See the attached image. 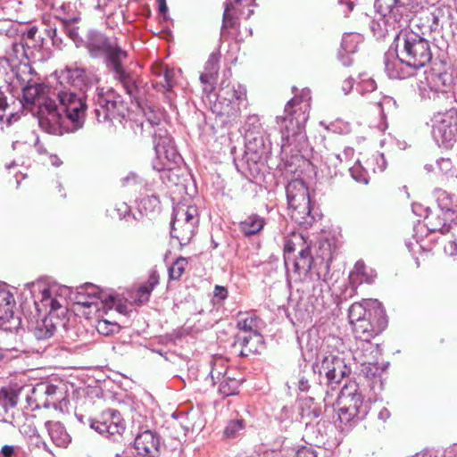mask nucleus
<instances>
[{"instance_id":"obj_13","label":"nucleus","mask_w":457,"mask_h":457,"mask_svg":"<svg viewBox=\"0 0 457 457\" xmlns=\"http://www.w3.org/2000/svg\"><path fill=\"white\" fill-rule=\"evenodd\" d=\"M432 136L438 145L450 148L457 139V110L438 112L432 120Z\"/></svg>"},{"instance_id":"obj_5","label":"nucleus","mask_w":457,"mask_h":457,"mask_svg":"<svg viewBox=\"0 0 457 457\" xmlns=\"http://www.w3.org/2000/svg\"><path fill=\"white\" fill-rule=\"evenodd\" d=\"M395 53L420 72L432 59L430 42L411 29L402 30L395 38Z\"/></svg>"},{"instance_id":"obj_52","label":"nucleus","mask_w":457,"mask_h":457,"mask_svg":"<svg viewBox=\"0 0 457 457\" xmlns=\"http://www.w3.org/2000/svg\"><path fill=\"white\" fill-rule=\"evenodd\" d=\"M8 108L9 104L7 102V97L0 90V123L4 121H6L8 124L11 123V118L13 116V114L11 112L10 114L6 115L5 112Z\"/></svg>"},{"instance_id":"obj_28","label":"nucleus","mask_w":457,"mask_h":457,"mask_svg":"<svg viewBox=\"0 0 457 457\" xmlns=\"http://www.w3.org/2000/svg\"><path fill=\"white\" fill-rule=\"evenodd\" d=\"M18 393L12 389L0 390V421L12 423L20 411L17 408Z\"/></svg>"},{"instance_id":"obj_62","label":"nucleus","mask_w":457,"mask_h":457,"mask_svg":"<svg viewBox=\"0 0 457 457\" xmlns=\"http://www.w3.org/2000/svg\"><path fill=\"white\" fill-rule=\"evenodd\" d=\"M158 283H159V275H158L157 271L152 270L149 275L147 284H145V286H148V287H151V289L153 290L154 288V287L156 285H158Z\"/></svg>"},{"instance_id":"obj_1","label":"nucleus","mask_w":457,"mask_h":457,"mask_svg":"<svg viewBox=\"0 0 457 457\" xmlns=\"http://www.w3.org/2000/svg\"><path fill=\"white\" fill-rule=\"evenodd\" d=\"M86 48L92 58L103 57L112 78L122 86L129 96H136L137 75L125 68L124 63L129 54L119 46L116 38H110L101 32L92 30L88 32Z\"/></svg>"},{"instance_id":"obj_15","label":"nucleus","mask_w":457,"mask_h":457,"mask_svg":"<svg viewBox=\"0 0 457 457\" xmlns=\"http://www.w3.org/2000/svg\"><path fill=\"white\" fill-rule=\"evenodd\" d=\"M368 303L374 306V315L353 326L355 339L371 340L387 327V320L381 303L378 300H370Z\"/></svg>"},{"instance_id":"obj_9","label":"nucleus","mask_w":457,"mask_h":457,"mask_svg":"<svg viewBox=\"0 0 457 457\" xmlns=\"http://www.w3.org/2000/svg\"><path fill=\"white\" fill-rule=\"evenodd\" d=\"M26 400L32 409L54 408V410L63 411L67 407L69 400L67 398L66 386L62 382L54 384L48 381H42L29 389Z\"/></svg>"},{"instance_id":"obj_29","label":"nucleus","mask_w":457,"mask_h":457,"mask_svg":"<svg viewBox=\"0 0 457 457\" xmlns=\"http://www.w3.org/2000/svg\"><path fill=\"white\" fill-rule=\"evenodd\" d=\"M220 53L213 52L205 62L204 71L200 75V81L204 85V92H211L213 88V83L220 69Z\"/></svg>"},{"instance_id":"obj_50","label":"nucleus","mask_w":457,"mask_h":457,"mask_svg":"<svg viewBox=\"0 0 457 457\" xmlns=\"http://www.w3.org/2000/svg\"><path fill=\"white\" fill-rule=\"evenodd\" d=\"M252 131L254 134L262 133V124L257 115H249L245 121V132Z\"/></svg>"},{"instance_id":"obj_59","label":"nucleus","mask_w":457,"mask_h":457,"mask_svg":"<svg viewBox=\"0 0 457 457\" xmlns=\"http://www.w3.org/2000/svg\"><path fill=\"white\" fill-rule=\"evenodd\" d=\"M320 248L322 250H328V253H323L321 254V258L323 261H326V264H325V269L328 270V262H331L332 260V253L330 251V245L329 243L328 242H322L320 243Z\"/></svg>"},{"instance_id":"obj_18","label":"nucleus","mask_w":457,"mask_h":457,"mask_svg":"<svg viewBox=\"0 0 457 457\" xmlns=\"http://www.w3.org/2000/svg\"><path fill=\"white\" fill-rule=\"evenodd\" d=\"M89 426L99 434L106 436L121 435L125 423L116 410H106L96 419H89Z\"/></svg>"},{"instance_id":"obj_8","label":"nucleus","mask_w":457,"mask_h":457,"mask_svg":"<svg viewBox=\"0 0 457 457\" xmlns=\"http://www.w3.org/2000/svg\"><path fill=\"white\" fill-rule=\"evenodd\" d=\"M288 214L298 225L307 228L315 222L308 188L302 179L288 182L286 187Z\"/></svg>"},{"instance_id":"obj_48","label":"nucleus","mask_w":457,"mask_h":457,"mask_svg":"<svg viewBox=\"0 0 457 457\" xmlns=\"http://www.w3.org/2000/svg\"><path fill=\"white\" fill-rule=\"evenodd\" d=\"M161 80L159 82H156V84L162 85V87L167 90L170 91L173 87V77H174V71L170 69L165 68L163 70V74L160 73Z\"/></svg>"},{"instance_id":"obj_27","label":"nucleus","mask_w":457,"mask_h":457,"mask_svg":"<svg viewBox=\"0 0 457 457\" xmlns=\"http://www.w3.org/2000/svg\"><path fill=\"white\" fill-rule=\"evenodd\" d=\"M196 210L185 205L174 209L172 220L175 225L185 223V229L179 237L183 240H191L197 224Z\"/></svg>"},{"instance_id":"obj_35","label":"nucleus","mask_w":457,"mask_h":457,"mask_svg":"<svg viewBox=\"0 0 457 457\" xmlns=\"http://www.w3.org/2000/svg\"><path fill=\"white\" fill-rule=\"evenodd\" d=\"M370 299L361 303H353L348 310V318L352 326L356 322L371 318L374 315V306L368 303Z\"/></svg>"},{"instance_id":"obj_19","label":"nucleus","mask_w":457,"mask_h":457,"mask_svg":"<svg viewBox=\"0 0 457 457\" xmlns=\"http://www.w3.org/2000/svg\"><path fill=\"white\" fill-rule=\"evenodd\" d=\"M456 204H439V209L429 212L424 220V225L429 232L445 233L450 230L454 220Z\"/></svg>"},{"instance_id":"obj_51","label":"nucleus","mask_w":457,"mask_h":457,"mask_svg":"<svg viewBox=\"0 0 457 457\" xmlns=\"http://www.w3.org/2000/svg\"><path fill=\"white\" fill-rule=\"evenodd\" d=\"M294 240L287 239L284 245V257L287 256L288 253L295 250L296 245H302L303 247L306 244L303 237L301 235H294Z\"/></svg>"},{"instance_id":"obj_33","label":"nucleus","mask_w":457,"mask_h":457,"mask_svg":"<svg viewBox=\"0 0 457 457\" xmlns=\"http://www.w3.org/2000/svg\"><path fill=\"white\" fill-rule=\"evenodd\" d=\"M52 442L59 447H66L71 442V436L65 427L60 421H47L45 424Z\"/></svg>"},{"instance_id":"obj_45","label":"nucleus","mask_w":457,"mask_h":457,"mask_svg":"<svg viewBox=\"0 0 457 457\" xmlns=\"http://www.w3.org/2000/svg\"><path fill=\"white\" fill-rule=\"evenodd\" d=\"M312 375V371L310 370L308 373L303 370L300 371L299 374L291 378L292 385L295 386L300 391L306 392L310 389V380L309 376Z\"/></svg>"},{"instance_id":"obj_22","label":"nucleus","mask_w":457,"mask_h":457,"mask_svg":"<svg viewBox=\"0 0 457 457\" xmlns=\"http://www.w3.org/2000/svg\"><path fill=\"white\" fill-rule=\"evenodd\" d=\"M385 71L389 78L396 79H403L415 76L419 73L414 67L406 62L399 53L395 55L393 53H386L384 57Z\"/></svg>"},{"instance_id":"obj_4","label":"nucleus","mask_w":457,"mask_h":457,"mask_svg":"<svg viewBox=\"0 0 457 457\" xmlns=\"http://www.w3.org/2000/svg\"><path fill=\"white\" fill-rule=\"evenodd\" d=\"M47 87L44 84H29L23 88V99L27 104L38 108V123L49 134L62 135V117L57 110L56 100L47 96Z\"/></svg>"},{"instance_id":"obj_16","label":"nucleus","mask_w":457,"mask_h":457,"mask_svg":"<svg viewBox=\"0 0 457 457\" xmlns=\"http://www.w3.org/2000/svg\"><path fill=\"white\" fill-rule=\"evenodd\" d=\"M219 104L222 105L220 114L236 118L240 113V105L246 100V89L241 84H228L221 87L218 95Z\"/></svg>"},{"instance_id":"obj_55","label":"nucleus","mask_w":457,"mask_h":457,"mask_svg":"<svg viewBox=\"0 0 457 457\" xmlns=\"http://www.w3.org/2000/svg\"><path fill=\"white\" fill-rule=\"evenodd\" d=\"M294 457H318V453L312 445H303L295 451Z\"/></svg>"},{"instance_id":"obj_56","label":"nucleus","mask_w":457,"mask_h":457,"mask_svg":"<svg viewBox=\"0 0 457 457\" xmlns=\"http://www.w3.org/2000/svg\"><path fill=\"white\" fill-rule=\"evenodd\" d=\"M184 229H185V223H182V225H175L174 220H171L170 235L172 237L177 238L181 245H186L190 241V240H183L179 237V235L181 236V233H183Z\"/></svg>"},{"instance_id":"obj_12","label":"nucleus","mask_w":457,"mask_h":457,"mask_svg":"<svg viewBox=\"0 0 457 457\" xmlns=\"http://www.w3.org/2000/svg\"><path fill=\"white\" fill-rule=\"evenodd\" d=\"M416 83L412 84L420 96L426 99H435L439 93H446L453 82V76L448 72L436 73L432 71H423L416 74Z\"/></svg>"},{"instance_id":"obj_54","label":"nucleus","mask_w":457,"mask_h":457,"mask_svg":"<svg viewBox=\"0 0 457 457\" xmlns=\"http://www.w3.org/2000/svg\"><path fill=\"white\" fill-rule=\"evenodd\" d=\"M153 290L148 286H141L136 293V301L139 303H145L148 301L151 292Z\"/></svg>"},{"instance_id":"obj_20","label":"nucleus","mask_w":457,"mask_h":457,"mask_svg":"<svg viewBox=\"0 0 457 457\" xmlns=\"http://www.w3.org/2000/svg\"><path fill=\"white\" fill-rule=\"evenodd\" d=\"M213 384L219 383V392L223 396L237 394L242 379L236 378L234 370H227L222 365L215 363L210 372Z\"/></svg>"},{"instance_id":"obj_32","label":"nucleus","mask_w":457,"mask_h":457,"mask_svg":"<svg viewBox=\"0 0 457 457\" xmlns=\"http://www.w3.org/2000/svg\"><path fill=\"white\" fill-rule=\"evenodd\" d=\"M452 12L449 6L439 5L434 7L428 18L430 31L440 33L444 27L450 22Z\"/></svg>"},{"instance_id":"obj_25","label":"nucleus","mask_w":457,"mask_h":457,"mask_svg":"<svg viewBox=\"0 0 457 457\" xmlns=\"http://www.w3.org/2000/svg\"><path fill=\"white\" fill-rule=\"evenodd\" d=\"M134 447L142 457H158L160 455V436L154 431L145 430L134 440Z\"/></svg>"},{"instance_id":"obj_11","label":"nucleus","mask_w":457,"mask_h":457,"mask_svg":"<svg viewBox=\"0 0 457 457\" xmlns=\"http://www.w3.org/2000/svg\"><path fill=\"white\" fill-rule=\"evenodd\" d=\"M95 103L98 121L124 117L127 110L121 96L112 87H98Z\"/></svg>"},{"instance_id":"obj_64","label":"nucleus","mask_w":457,"mask_h":457,"mask_svg":"<svg viewBox=\"0 0 457 457\" xmlns=\"http://www.w3.org/2000/svg\"><path fill=\"white\" fill-rule=\"evenodd\" d=\"M353 84H354V81H353V79L351 77L345 79L343 81V83H342V90H343L345 95H347V94H349L351 92V90L353 87Z\"/></svg>"},{"instance_id":"obj_10","label":"nucleus","mask_w":457,"mask_h":457,"mask_svg":"<svg viewBox=\"0 0 457 457\" xmlns=\"http://www.w3.org/2000/svg\"><path fill=\"white\" fill-rule=\"evenodd\" d=\"M56 99L59 102L57 110L62 117V133L64 132L63 123L65 120H69L72 126L71 131H76L82 128L87 109L83 94L81 92L76 93L71 89H62L57 92Z\"/></svg>"},{"instance_id":"obj_23","label":"nucleus","mask_w":457,"mask_h":457,"mask_svg":"<svg viewBox=\"0 0 457 457\" xmlns=\"http://www.w3.org/2000/svg\"><path fill=\"white\" fill-rule=\"evenodd\" d=\"M312 262L313 258L309 245L302 247L298 251L297 257L292 261L289 256H285V266L288 276H291L290 273L292 272L295 279H301L302 275L312 273L311 271Z\"/></svg>"},{"instance_id":"obj_41","label":"nucleus","mask_w":457,"mask_h":457,"mask_svg":"<svg viewBox=\"0 0 457 457\" xmlns=\"http://www.w3.org/2000/svg\"><path fill=\"white\" fill-rule=\"evenodd\" d=\"M310 280L312 282V295L316 298L322 296L323 292L328 289V284L326 282L324 278H321L320 274L318 272L315 275L313 273H310L309 277Z\"/></svg>"},{"instance_id":"obj_14","label":"nucleus","mask_w":457,"mask_h":457,"mask_svg":"<svg viewBox=\"0 0 457 457\" xmlns=\"http://www.w3.org/2000/svg\"><path fill=\"white\" fill-rule=\"evenodd\" d=\"M259 320L254 316L240 318L237 321L239 332L236 337L235 345H239L242 349L241 355L247 356L255 353L262 343V337L258 332Z\"/></svg>"},{"instance_id":"obj_46","label":"nucleus","mask_w":457,"mask_h":457,"mask_svg":"<svg viewBox=\"0 0 457 457\" xmlns=\"http://www.w3.org/2000/svg\"><path fill=\"white\" fill-rule=\"evenodd\" d=\"M119 328L120 327L117 323L110 322L106 320H100L96 324V330L98 333L104 336L114 334L119 331Z\"/></svg>"},{"instance_id":"obj_26","label":"nucleus","mask_w":457,"mask_h":457,"mask_svg":"<svg viewBox=\"0 0 457 457\" xmlns=\"http://www.w3.org/2000/svg\"><path fill=\"white\" fill-rule=\"evenodd\" d=\"M15 299L5 284H0V325L10 324L12 328L20 324L18 317L14 316Z\"/></svg>"},{"instance_id":"obj_17","label":"nucleus","mask_w":457,"mask_h":457,"mask_svg":"<svg viewBox=\"0 0 457 457\" xmlns=\"http://www.w3.org/2000/svg\"><path fill=\"white\" fill-rule=\"evenodd\" d=\"M71 299L78 305L98 310V301L105 307L112 308L114 303V295L102 291L93 284H85L77 288Z\"/></svg>"},{"instance_id":"obj_7","label":"nucleus","mask_w":457,"mask_h":457,"mask_svg":"<svg viewBox=\"0 0 457 457\" xmlns=\"http://www.w3.org/2000/svg\"><path fill=\"white\" fill-rule=\"evenodd\" d=\"M337 406L340 423L349 427L363 420L370 409L354 381H350L342 387L337 398Z\"/></svg>"},{"instance_id":"obj_43","label":"nucleus","mask_w":457,"mask_h":457,"mask_svg":"<svg viewBox=\"0 0 457 457\" xmlns=\"http://www.w3.org/2000/svg\"><path fill=\"white\" fill-rule=\"evenodd\" d=\"M320 126L324 127L327 130L337 134H344L350 131L349 123L341 119H337L329 123L320 121Z\"/></svg>"},{"instance_id":"obj_58","label":"nucleus","mask_w":457,"mask_h":457,"mask_svg":"<svg viewBox=\"0 0 457 457\" xmlns=\"http://www.w3.org/2000/svg\"><path fill=\"white\" fill-rule=\"evenodd\" d=\"M353 42V36L352 35H346L343 37L341 46L343 49L346 53H354L356 51L357 46L356 45H351Z\"/></svg>"},{"instance_id":"obj_42","label":"nucleus","mask_w":457,"mask_h":457,"mask_svg":"<svg viewBox=\"0 0 457 457\" xmlns=\"http://www.w3.org/2000/svg\"><path fill=\"white\" fill-rule=\"evenodd\" d=\"M0 457H30L29 454L18 445H4L0 449Z\"/></svg>"},{"instance_id":"obj_3","label":"nucleus","mask_w":457,"mask_h":457,"mask_svg":"<svg viewBox=\"0 0 457 457\" xmlns=\"http://www.w3.org/2000/svg\"><path fill=\"white\" fill-rule=\"evenodd\" d=\"M161 119L153 112L146 114V120L144 122H135L133 129L135 133L139 132L141 135L147 133L154 137V145L156 154L155 160L153 162V168L157 171L171 170L173 165L178 164L181 156L178 153L173 140L168 131L160 127Z\"/></svg>"},{"instance_id":"obj_44","label":"nucleus","mask_w":457,"mask_h":457,"mask_svg":"<svg viewBox=\"0 0 457 457\" xmlns=\"http://www.w3.org/2000/svg\"><path fill=\"white\" fill-rule=\"evenodd\" d=\"M187 260L184 257L178 258L169 268V276L170 279H179L184 273L187 266Z\"/></svg>"},{"instance_id":"obj_30","label":"nucleus","mask_w":457,"mask_h":457,"mask_svg":"<svg viewBox=\"0 0 457 457\" xmlns=\"http://www.w3.org/2000/svg\"><path fill=\"white\" fill-rule=\"evenodd\" d=\"M301 417L305 421V436H309L313 432L312 422L320 417L322 413L321 407L314 402L312 397H305L301 401Z\"/></svg>"},{"instance_id":"obj_21","label":"nucleus","mask_w":457,"mask_h":457,"mask_svg":"<svg viewBox=\"0 0 457 457\" xmlns=\"http://www.w3.org/2000/svg\"><path fill=\"white\" fill-rule=\"evenodd\" d=\"M320 376L324 375L328 385L338 384L350 369L344 360L333 353L323 357L320 365H317Z\"/></svg>"},{"instance_id":"obj_47","label":"nucleus","mask_w":457,"mask_h":457,"mask_svg":"<svg viewBox=\"0 0 457 457\" xmlns=\"http://www.w3.org/2000/svg\"><path fill=\"white\" fill-rule=\"evenodd\" d=\"M349 171L355 181L365 185L369 183L368 173L360 164L353 165L349 169Z\"/></svg>"},{"instance_id":"obj_61","label":"nucleus","mask_w":457,"mask_h":457,"mask_svg":"<svg viewBox=\"0 0 457 457\" xmlns=\"http://www.w3.org/2000/svg\"><path fill=\"white\" fill-rule=\"evenodd\" d=\"M213 294H214V297L218 298L220 301H223L228 297L227 288L224 287H221V286H218V285L215 286Z\"/></svg>"},{"instance_id":"obj_34","label":"nucleus","mask_w":457,"mask_h":457,"mask_svg":"<svg viewBox=\"0 0 457 457\" xmlns=\"http://www.w3.org/2000/svg\"><path fill=\"white\" fill-rule=\"evenodd\" d=\"M245 147L249 153H253L259 156L267 154L270 151V143L265 142L262 133L254 134L252 131L245 132Z\"/></svg>"},{"instance_id":"obj_36","label":"nucleus","mask_w":457,"mask_h":457,"mask_svg":"<svg viewBox=\"0 0 457 457\" xmlns=\"http://www.w3.org/2000/svg\"><path fill=\"white\" fill-rule=\"evenodd\" d=\"M11 424L18 428L20 432L25 436L34 437L37 436L35 418L32 415L25 416L22 412L19 411Z\"/></svg>"},{"instance_id":"obj_2","label":"nucleus","mask_w":457,"mask_h":457,"mask_svg":"<svg viewBox=\"0 0 457 457\" xmlns=\"http://www.w3.org/2000/svg\"><path fill=\"white\" fill-rule=\"evenodd\" d=\"M311 91L303 89L300 96L286 104L284 115L277 117L281 133V148L294 146L300 151L306 144L305 123L311 109Z\"/></svg>"},{"instance_id":"obj_49","label":"nucleus","mask_w":457,"mask_h":457,"mask_svg":"<svg viewBox=\"0 0 457 457\" xmlns=\"http://www.w3.org/2000/svg\"><path fill=\"white\" fill-rule=\"evenodd\" d=\"M244 428L243 421L240 420H231L224 430V435L228 438L237 436V433Z\"/></svg>"},{"instance_id":"obj_24","label":"nucleus","mask_w":457,"mask_h":457,"mask_svg":"<svg viewBox=\"0 0 457 457\" xmlns=\"http://www.w3.org/2000/svg\"><path fill=\"white\" fill-rule=\"evenodd\" d=\"M380 355L381 350L378 344H374L371 340L367 339H355L353 356L356 362L362 366H374Z\"/></svg>"},{"instance_id":"obj_60","label":"nucleus","mask_w":457,"mask_h":457,"mask_svg":"<svg viewBox=\"0 0 457 457\" xmlns=\"http://www.w3.org/2000/svg\"><path fill=\"white\" fill-rule=\"evenodd\" d=\"M85 2L95 10L104 11L108 0H85Z\"/></svg>"},{"instance_id":"obj_31","label":"nucleus","mask_w":457,"mask_h":457,"mask_svg":"<svg viewBox=\"0 0 457 457\" xmlns=\"http://www.w3.org/2000/svg\"><path fill=\"white\" fill-rule=\"evenodd\" d=\"M62 76L67 79L68 83L78 88L81 93L91 83L90 74L84 68L78 67L76 64L74 66H66Z\"/></svg>"},{"instance_id":"obj_63","label":"nucleus","mask_w":457,"mask_h":457,"mask_svg":"<svg viewBox=\"0 0 457 457\" xmlns=\"http://www.w3.org/2000/svg\"><path fill=\"white\" fill-rule=\"evenodd\" d=\"M445 252L450 255L457 254V241L456 240H450L445 245Z\"/></svg>"},{"instance_id":"obj_38","label":"nucleus","mask_w":457,"mask_h":457,"mask_svg":"<svg viewBox=\"0 0 457 457\" xmlns=\"http://www.w3.org/2000/svg\"><path fill=\"white\" fill-rule=\"evenodd\" d=\"M418 5L417 0H392V3L388 4V8L390 12L403 15L405 12H415Z\"/></svg>"},{"instance_id":"obj_6","label":"nucleus","mask_w":457,"mask_h":457,"mask_svg":"<svg viewBox=\"0 0 457 457\" xmlns=\"http://www.w3.org/2000/svg\"><path fill=\"white\" fill-rule=\"evenodd\" d=\"M61 288L57 285H46L43 282H37L31 285V294L35 299V303L40 302L42 307L49 308V315L38 321L34 328V336L41 340L51 337L56 328L54 322L53 312L62 307V303L58 299V294Z\"/></svg>"},{"instance_id":"obj_39","label":"nucleus","mask_w":457,"mask_h":457,"mask_svg":"<svg viewBox=\"0 0 457 457\" xmlns=\"http://www.w3.org/2000/svg\"><path fill=\"white\" fill-rule=\"evenodd\" d=\"M349 279L353 285L372 282V279L366 274V266L361 261L355 263L353 270L349 275Z\"/></svg>"},{"instance_id":"obj_40","label":"nucleus","mask_w":457,"mask_h":457,"mask_svg":"<svg viewBox=\"0 0 457 457\" xmlns=\"http://www.w3.org/2000/svg\"><path fill=\"white\" fill-rule=\"evenodd\" d=\"M342 159L339 154H328L326 156V160L324 162V170L322 169V172L326 173V176L328 178H333L337 175V167L341 164Z\"/></svg>"},{"instance_id":"obj_37","label":"nucleus","mask_w":457,"mask_h":457,"mask_svg":"<svg viewBox=\"0 0 457 457\" xmlns=\"http://www.w3.org/2000/svg\"><path fill=\"white\" fill-rule=\"evenodd\" d=\"M264 225V219L258 214L253 213L239 222V229L245 237H250L261 232Z\"/></svg>"},{"instance_id":"obj_53","label":"nucleus","mask_w":457,"mask_h":457,"mask_svg":"<svg viewBox=\"0 0 457 457\" xmlns=\"http://www.w3.org/2000/svg\"><path fill=\"white\" fill-rule=\"evenodd\" d=\"M376 87L377 85L375 80L370 78L361 79V81L357 85V89L361 95L366 92H373Z\"/></svg>"},{"instance_id":"obj_57","label":"nucleus","mask_w":457,"mask_h":457,"mask_svg":"<svg viewBox=\"0 0 457 457\" xmlns=\"http://www.w3.org/2000/svg\"><path fill=\"white\" fill-rule=\"evenodd\" d=\"M235 8L234 3L228 2L225 5V10L223 13V24L224 26H232L233 25V17L230 14V12Z\"/></svg>"}]
</instances>
